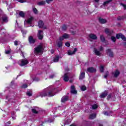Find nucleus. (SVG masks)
I'll list each match as a JSON object with an SVG mask.
<instances>
[{
	"label": "nucleus",
	"mask_w": 126,
	"mask_h": 126,
	"mask_svg": "<svg viewBox=\"0 0 126 126\" xmlns=\"http://www.w3.org/2000/svg\"><path fill=\"white\" fill-rule=\"evenodd\" d=\"M109 76V72H106L105 75H104V78H107Z\"/></svg>",
	"instance_id": "42"
},
{
	"label": "nucleus",
	"mask_w": 126,
	"mask_h": 126,
	"mask_svg": "<svg viewBox=\"0 0 126 126\" xmlns=\"http://www.w3.org/2000/svg\"><path fill=\"white\" fill-rule=\"evenodd\" d=\"M11 116H12V118L13 120H16V115H15L14 114V112L11 113Z\"/></svg>",
	"instance_id": "36"
},
{
	"label": "nucleus",
	"mask_w": 126,
	"mask_h": 126,
	"mask_svg": "<svg viewBox=\"0 0 126 126\" xmlns=\"http://www.w3.org/2000/svg\"><path fill=\"white\" fill-rule=\"evenodd\" d=\"M33 11L35 14H38V10L36 8H33Z\"/></svg>",
	"instance_id": "37"
},
{
	"label": "nucleus",
	"mask_w": 126,
	"mask_h": 126,
	"mask_svg": "<svg viewBox=\"0 0 126 126\" xmlns=\"http://www.w3.org/2000/svg\"><path fill=\"white\" fill-rule=\"evenodd\" d=\"M113 75L115 77H118V75H120V71L116 70L113 72Z\"/></svg>",
	"instance_id": "17"
},
{
	"label": "nucleus",
	"mask_w": 126,
	"mask_h": 126,
	"mask_svg": "<svg viewBox=\"0 0 126 126\" xmlns=\"http://www.w3.org/2000/svg\"><path fill=\"white\" fill-rule=\"evenodd\" d=\"M54 0H46V2L47 3L49 4L50 3L52 2V1H53Z\"/></svg>",
	"instance_id": "44"
},
{
	"label": "nucleus",
	"mask_w": 126,
	"mask_h": 126,
	"mask_svg": "<svg viewBox=\"0 0 126 126\" xmlns=\"http://www.w3.org/2000/svg\"><path fill=\"white\" fill-rule=\"evenodd\" d=\"M38 5H45V4H46V1H41L39 2H38L37 3Z\"/></svg>",
	"instance_id": "27"
},
{
	"label": "nucleus",
	"mask_w": 126,
	"mask_h": 126,
	"mask_svg": "<svg viewBox=\"0 0 126 126\" xmlns=\"http://www.w3.org/2000/svg\"><path fill=\"white\" fill-rule=\"evenodd\" d=\"M27 96H32V92L30 91H28L27 92Z\"/></svg>",
	"instance_id": "34"
},
{
	"label": "nucleus",
	"mask_w": 126,
	"mask_h": 126,
	"mask_svg": "<svg viewBox=\"0 0 126 126\" xmlns=\"http://www.w3.org/2000/svg\"><path fill=\"white\" fill-rule=\"evenodd\" d=\"M106 52V54H107V55H108L109 57H110V58H113V57H114V53L111 49H107Z\"/></svg>",
	"instance_id": "7"
},
{
	"label": "nucleus",
	"mask_w": 126,
	"mask_h": 126,
	"mask_svg": "<svg viewBox=\"0 0 126 126\" xmlns=\"http://www.w3.org/2000/svg\"><path fill=\"white\" fill-rule=\"evenodd\" d=\"M103 115H105V116H109V114L108 113V112L107 111H104L103 113Z\"/></svg>",
	"instance_id": "50"
},
{
	"label": "nucleus",
	"mask_w": 126,
	"mask_h": 126,
	"mask_svg": "<svg viewBox=\"0 0 126 126\" xmlns=\"http://www.w3.org/2000/svg\"><path fill=\"white\" fill-rule=\"evenodd\" d=\"M66 29H67V26H66V25H63L62 26V30H63V31H65V30H66Z\"/></svg>",
	"instance_id": "33"
},
{
	"label": "nucleus",
	"mask_w": 126,
	"mask_h": 126,
	"mask_svg": "<svg viewBox=\"0 0 126 126\" xmlns=\"http://www.w3.org/2000/svg\"><path fill=\"white\" fill-rule=\"evenodd\" d=\"M21 56H23V58H24V54L23 52H21Z\"/></svg>",
	"instance_id": "59"
},
{
	"label": "nucleus",
	"mask_w": 126,
	"mask_h": 126,
	"mask_svg": "<svg viewBox=\"0 0 126 126\" xmlns=\"http://www.w3.org/2000/svg\"><path fill=\"white\" fill-rule=\"evenodd\" d=\"M105 32L106 34H107V35H108V36H111V35H112L113 33V32L110 31V30H109L108 29H106L105 30Z\"/></svg>",
	"instance_id": "15"
},
{
	"label": "nucleus",
	"mask_w": 126,
	"mask_h": 126,
	"mask_svg": "<svg viewBox=\"0 0 126 126\" xmlns=\"http://www.w3.org/2000/svg\"><path fill=\"white\" fill-rule=\"evenodd\" d=\"M69 73H66L64 74V77H63V80H64L66 82L68 81L69 79Z\"/></svg>",
	"instance_id": "9"
},
{
	"label": "nucleus",
	"mask_w": 126,
	"mask_h": 126,
	"mask_svg": "<svg viewBox=\"0 0 126 126\" xmlns=\"http://www.w3.org/2000/svg\"><path fill=\"white\" fill-rule=\"evenodd\" d=\"M76 126L75 125H73V124H72V125H71V126Z\"/></svg>",
	"instance_id": "62"
},
{
	"label": "nucleus",
	"mask_w": 126,
	"mask_h": 126,
	"mask_svg": "<svg viewBox=\"0 0 126 126\" xmlns=\"http://www.w3.org/2000/svg\"><path fill=\"white\" fill-rule=\"evenodd\" d=\"M57 45L59 48L62 47V46H63V42L59 39L58 40H57Z\"/></svg>",
	"instance_id": "22"
},
{
	"label": "nucleus",
	"mask_w": 126,
	"mask_h": 126,
	"mask_svg": "<svg viewBox=\"0 0 126 126\" xmlns=\"http://www.w3.org/2000/svg\"><path fill=\"white\" fill-rule=\"evenodd\" d=\"M43 51L44 45H43V44H40L34 48V53L35 55L40 56V55H42V54H43Z\"/></svg>",
	"instance_id": "2"
},
{
	"label": "nucleus",
	"mask_w": 126,
	"mask_h": 126,
	"mask_svg": "<svg viewBox=\"0 0 126 126\" xmlns=\"http://www.w3.org/2000/svg\"><path fill=\"white\" fill-rule=\"evenodd\" d=\"M70 38V34L67 33H64L62 36L59 37L60 41H63V40H68Z\"/></svg>",
	"instance_id": "3"
},
{
	"label": "nucleus",
	"mask_w": 126,
	"mask_h": 126,
	"mask_svg": "<svg viewBox=\"0 0 126 126\" xmlns=\"http://www.w3.org/2000/svg\"><path fill=\"white\" fill-rule=\"evenodd\" d=\"M37 36L39 40H42L44 37V33L42 31H38Z\"/></svg>",
	"instance_id": "6"
},
{
	"label": "nucleus",
	"mask_w": 126,
	"mask_h": 126,
	"mask_svg": "<svg viewBox=\"0 0 126 126\" xmlns=\"http://www.w3.org/2000/svg\"><path fill=\"white\" fill-rule=\"evenodd\" d=\"M33 80L34 81H39L40 79L38 78L35 77L34 79H33Z\"/></svg>",
	"instance_id": "45"
},
{
	"label": "nucleus",
	"mask_w": 126,
	"mask_h": 126,
	"mask_svg": "<svg viewBox=\"0 0 126 126\" xmlns=\"http://www.w3.org/2000/svg\"><path fill=\"white\" fill-rule=\"evenodd\" d=\"M65 45V46H66V47L70 46V44L69 42H66Z\"/></svg>",
	"instance_id": "49"
},
{
	"label": "nucleus",
	"mask_w": 126,
	"mask_h": 126,
	"mask_svg": "<svg viewBox=\"0 0 126 126\" xmlns=\"http://www.w3.org/2000/svg\"><path fill=\"white\" fill-rule=\"evenodd\" d=\"M99 126H103V125L102 124H99Z\"/></svg>",
	"instance_id": "63"
},
{
	"label": "nucleus",
	"mask_w": 126,
	"mask_h": 126,
	"mask_svg": "<svg viewBox=\"0 0 126 126\" xmlns=\"http://www.w3.org/2000/svg\"><path fill=\"white\" fill-rule=\"evenodd\" d=\"M100 40L102 42H105V37H104V35H100Z\"/></svg>",
	"instance_id": "30"
},
{
	"label": "nucleus",
	"mask_w": 126,
	"mask_h": 126,
	"mask_svg": "<svg viewBox=\"0 0 126 126\" xmlns=\"http://www.w3.org/2000/svg\"><path fill=\"white\" fill-rule=\"evenodd\" d=\"M90 39H92V40H97V36L94 34H90L89 35Z\"/></svg>",
	"instance_id": "12"
},
{
	"label": "nucleus",
	"mask_w": 126,
	"mask_h": 126,
	"mask_svg": "<svg viewBox=\"0 0 126 126\" xmlns=\"http://www.w3.org/2000/svg\"><path fill=\"white\" fill-rule=\"evenodd\" d=\"M1 20L2 22H7L8 20L7 19V17L6 16H4L1 18Z\"/></svg>",
	"instance_id": "19"
},
{
	"label": "nucleus",
	"mask_w": 126,
	"mask_h": 126,
	"mask_svg": "<svg viewBox=\"0 0 126 126\" xmlns=\"http://www.w3.org/2000/svg\"><path fill=\"white\" fill-rule=\"evenodd\" d=\"M121 5L123 6L124 9H126V4L121 3Z\"/></svg>",
	"instance_id": "46"
},
{
	"label": "nucleus",
	"mask_w": 126,
	"mask_h": 126,
	"mask_svg": "<svg viewBox=\"0 0 126 126\" xmlns=\"http://www.w3.org/2000/svg\"><path fill=\"white\" fill-rule=\"evenodd\" d=\"M95 1H96V2H98V1H99L100 0H94Z\"/></svg>",
	"instance_id": "61"
},
{
	"label": "nucleus",
	"mask_w": 126,
	"mask_h": 126,
	"mask_svg": "<svg viewBox=\"0 0 126 126\" xmlns=\"http://www.w3.org/2000/svg\"><path fill=\"white\" fill-rule=\"evenodd\" d=\"M76 51H77V49H76V48H74L73 51L68 50V55L69 56H71V55H74V54H75V52H76Z\"/></svg>",
	"instance_id": "13"
},
{
	"label": "nucleus",
	"mask_w": 126,
	"mask_h": 126,
	"mask_svg": "<svg viewBox=\"0 0 126 126\" xmlns=\"http://www.w3.org/2000/svg\"><path fill=\"white\" fill-rule=\"evenodd\" d=\"M99 70L100 72H104V66L103 65H100L99 67Z\"/></svg>",
	"instance_id": "32"
},
{
	"label": "nucleus",
	"mask_w": 126,
	"mask_h": 126,
	"mask_svg": "<svg viewBox=\"0 0 126 126\" xmlns=\"http://www.w3.org/2000/svg\"><path fill=\"white\" fill-rule=\"evenodd\" d=\"M21 32H22L23 36H24V35H26V33H27V31H26L22 30Z\"/></svg>",
	"instance_id": "43"
},
{
	"label": "nucleus",
	"mask_w": 126,
	"mask_h": 126,
	"mask_svg": "<svg viewBox=\"0 0 126 126\" xmlns=\"http://www.w3.org/2000/svg\"><path fill=\"white\" fill-rule=\"evenodd\" d=\"M111 40L114 42H116V40H117V38L115 36H111Z\"/></svg>",
	"instance_id": "41"
},
{
	"label": "nucleus",
	"mask_w": 126,
	"mask_h": 126,
	"mask_svg": "<svg viewBox=\"0 0 126 126\" xmlns=\"http://www.w3.org/2000/svg\"><path fill=\"white\" fill-rule=\"evenodd\" d=\"M29 62L27 59H23L22 60H20L18 62L19 64L21 65V66H23V65H25L27 64Z\"/></svg>",
	"instance_id": "5"
},
{
	"label": "nucleus",
	"mask_w": 126,
	"mask_h": 126,
	"mask_svg": "<svg viewBox=\"0 0 126 126\" xmlns=\"http://www.w3.org/2000/svg\"><path fill=\"white\" fill-rule=\"evenodd\" d=\"M112 1V0H108L103 3V6H107L110 2Z\"/></svg>",
	"instance_id": "26"
},
{
	"label": "nucleus",
	"mask_w": 126,
	"mask_h": 126,
	"mask_svg": "<svg viewBox=\"0 0 126 126\" xmlns=\"http://www.w3.org/2000/svg\"><path fill=\"white\" fill-rule=\"evenodd\" d=\"M97 108H98V105L96 104L92 105V109H93V110H95V109H97Z\"/></svg>",
	"instance_id": "38"
},
{
	"label": "nucleus",
	"mask_w": 126,
	"mask_h": 126,
	"mask_svg": "<svg viewBox=\"0 0 126 126\" xmlns=\"http://www.w3.org/2000/svg\"><path fill=\"white\" fill-rule=\"evenodd\" d=\"M0 12H1V9H0Z\"/></svg>",
	"instance_id": "64"
},
{
	"label": "nucleus",
	"mask_w": 126,
	"mask_h": 126,
	"mask_svg": "<svg viewBox=\"0 0 126 126\" xmlns=\"http://www.w3.org/2000/svg\"><path fill=\"white\" fill-rule=\"evenodd\" d=\"M108 92L107 91L104 92L100 95V98H105L107 96Z\"/></svg>",
	"instance_id": "24"
},
{
	"label": "nucleus",
	"mask_w": 126,
	"mask_h": 126,
	"mask_svg": "<svg viewBox=\"0 0 126 126\" xmlns=\"http://www.w3.org/2000/svg\"><path fill=\"white\" fill-rule=\"evenodd\" d=\"M71 34L72 35H75V34H76V32L75 31H72L71 32Z\"/></svg>",
	"instance_id": "51"
},
{
	"label": "nucleus",
	"mask_w": 126,
	"mask_h": 126,
	"mask_svg": "<svg viewBox=\"0 0 126 126\" xmlns=\"http://www.w3.org/2000/svg\"><path fill=\"white\" fill-rule=\"evenodd\" d=\"M6 99L9 101V102H11V103H13L14 100L12 98H9L8 97H6Z\"/></svg>",
	"instance_id": "40"
},
{
	"label": "nucleus",
	"mask_w": 126,
	"mask_h": 126,
	"mask_svg": "<svg viewBox=\"0 0 126 126\" xmlns=\"http://www.w3.org/2000/svg\"><path fill=\"white\" fill-rule=\"evenodd\" d=\"M57 91V89H55L53 87H49L44 90L42 92L40 93L39 96L41 97H46V96L52 97V96L55 95Z\"/></svg>",
	"instance_id": "1"
},
{
	"label": "nucleus",
	"mask_w": 126,
	"mask_h": 126,
	"mask_svg": "<svg viewBox=\"0 0 126 126\" xmlns=\"http://www.w3.org/2000/svg\"><path fill=\"white\" fill-rule=\"evenodd\" d=\"M18 1L22 3L23 2H26V0H19Z\"/></svg>",
	"instance_id": "47"
},
{
	"label": "nucleus",
	"mask_w": 126,
	"mask_h": 126,
	"mask_svg": "<svg viewBox=\"0 0 126 126\" xmlns=\"http://www.w3.org/2000/svg\"><path fill=\"white\" fill-rule=\"evenodd\" d=\"M98 20L100 23H101V24H104L107 22V20L106 19H103L102 18H99Z\"/></svg>",
	"instance_id": "16"
},
{
	"label": "nucleus",
	"mask_w": 126,
	"mask_h": 126,
	"mask_svg": "<svg viewBox=\"0 0 126 126\" xmlns=\"http://www.w3.org/2000/svg\"><path fill=\"white\" fill-rule=\"evenodd\" d=\"M81 90H82V91H85V90H86V87L85 86H82L81 87Z\"/></svg>",
	"instance_id": "39"
},
{
	"label": "nucleus",
	"mask_w": 126,
	"mask_h": 126,
	"mask_svg": "<svg viewBox=\"0 0 126 126\" xmlns=\"http://www.w3.org/2000/svg\"><path fill=\"white\" fill-rule=\"evenodd\" d=\"M111 97H112V94H111L108 95V97H107L108 100H109V99L111 98Z\"/></svg>",
	"instance_id": "53"
},
{
	"label": "nucleus",
	"mask_w": 126,
	"mask_h": 126,
	"mask_svg": "<svg viewBox=\"0 0 126 126\" xmlns=\"http://www.w3.org/2000/svg\"><path fill=\"white\" fill-rule=\"evenodd\" d=\"M85 77V73L84 72H81L79 77L80 79H83Z\"/></svg>",
	"instance_id": "23"
},
{
	"label": "nucleus",
	"mask_w": 126,
	"mask_h": 126,
	"mask_svg": "<svg viewBox=\"0 0 126 126\" xmlns=\"http://www.w3.org/2000/svg\"><path fill=\"white\" fill-rule=\"evenodd\" d=\"M94 52L96 56H98L99 57L101 56V53L98 50L94 49Z\"/></svg>",
	"instance_id": "25"
},
{
	"label": "nucleus",
	"mask_w": 126,
	"mask_h": 126,
	"mask_svg": "<svg viewBox=\"0 0 126 126\" xmlns=\"http://www.w3.org/2000/svg\"><path fill=\"white\" fill-rule=\"evenodd\" d=\"M71 93L72 94H76V93H77V92L75 90V89L74 86H71Z\"/></svg>",
	"instance_id": "14"
},
{
	"label": "nucleus",
	"mask_w": 126,
	"mask_h": 126,
	"mask_svg": "<svg viewBox=\"0 0 126 126\" xmlns=\"http://www.w3.org/2000/svg\"><path fill=\"white\" fill-rule=\"evenodd\" d=\"M68 99V96H63L62 98V99H61V102H66V101Z\"/></svg>",
	"instance_id": "20"
},
{
	"label": "nucleus",
	"mask_w": 126,
	"mask_h": 126,
	"mask_svg": "<svg viewBox=\"0 0 126 126\" xmlns=\"http://www.w3.org/2000/svg\"><path fill=\"white\" fill-rule=\"evenodd\" d=\"M87 71H88V72H96V69L93 67H89L87 68Z\"/></svg>",
	"instance_id": "11"
},
{
	"label": "nucleus",
	"mask_w": 126,
	"mask_h": 126,
	"mask_svg": "<svg viewBox=\"0 0 126 126\" xmlns=\"http://www.w3.org/2000/svg\"><path fill=\"white\" fill-rule=\"evenodd\" d=\"M10 53V50H6L5 51V54H6L7 55H8V54Z\"/></svg>",
	"instance_id": "52"
},
{
	"label": "nucleus",
	"mask_w": 126,
	"mask_h": 126,
	"mask_svg": "<svg viewBox=\"0 0 126 126\" xmlns=\"http://www.w3.org/2000/svg\"><path fill=\"white\" fill-rule=\"evenodd\" d=\"M20 126H26V123H24L21 124Z\"/></svg>",
	"instance_id": "54"
},
{
	"label": "nucleus",
	"mask_w": 126,
	"mask_h": 126,
	"mask_svg": "<svg viewBox=\"0 0 126 126\" xmlns=\"http://www.w3.org/2000/svg\"><path fill=\"white\" fill-rule=\"evenodd\" d=\"M116 38H117V39H119L121 38V39H122V40H123V41L126 40V37H125L124 35H123V34H122V33L117 34Z\"/></svg>",
	"instance_id": "8"
},
{
	"label": "nucleus",
	"mask_w": 126,
	"mask_h": 126,
	"mask_svg": "<svg viewBox=\"0 0 126 126\" xmlns=\"http://www.w3.org/2000/svg\"><path fill=\"white\" fill-rule=\"evenodd\" d=\"M29 41L31 44H34V43H35V39H33V37L32 36H30L29 38Z\"/></svg>",
	"instance_id": "18"
},
{
	"label": "nucleus",
	"mask_w": 126,
	"mask_h": 126,
	"mask_svg": "<svg viewBox=\"0 0 126 126\" xmlns=\"http://www.w3.org/2000/svg\"><path fill=\"white\" fill-rule=\"evenodd\" d=\"M49 123H53V122H54V119L52 120H48Z\"/></svg>",
	"instance_id": "57"
},
{
	"label": "nucleus",
	"mask_w": 126,
	"mask_h": 126,
	"mask_svg": "<svg viewBox=\"0 0 126 126\" xmlns=\"http://www.w3.org/2000/svg\"><path fill=\"white\" fill-rule=\"evenodd\" d=\"M32 21H33V17H31L28 19V20L25 21V24H31L32 23Z\"/></svg>",
	"instance_id": "10"
},
{
	"label": "nucleus",
	"mask_w": 126,
	"mask_h": 126,
	"mask_svg": "<svg viewBox=\"0 0 126 126\" xmlns=\"http://www.w3.org/2000/svg\"><path fill=\"white\" fill-rule=\"evenodd\" d=\"M71 121H72L71 116H69L68 117H67V118H66L65 120V123H62L61 124V126H65V125H69V124H70V123L71 122Z\"/></svg>",
	"instance_id": "4"
},
{
	"label": "nucleus",
	"mask_w": 126,
	"mask_h": 126,
	"mask_svg": "<svg viewBox=\"0 0 126 126\" xmlns=\"http://www.w3.org/2000/svg\"><path fill=\"white\" fill-rule=\"evenodd\" d=\"M32 113H33V114H38V111L37 109H32Z\"/></svg>",
	"instance_id": "35"
},
{
	"label": "nucleus",
	"mask_w": 126,
	"mask_h": 126,
	"mask_svg": "<svg viewBox=\"0 0 126 126\" xmlns=\"http://www.w3.org/2000/svg\"><path fill=\"white\" fill-rule=\"evenodd\" d=\"M19 15L21 17H24L25 16V13L23 11H20L19 12Z\"/></svg>",
	"instance_id": "29"
},
{
	"label": "nucleus",
	"mask_w": 126,
	"mask_h": 126,
	"mask_svg": "<svg viewBox=\"0 0 126 126\" xmlns=\"http://www.w3.org/2000/svg\"><path fill=\"white\" fill-rule=\"evenodd\" d=\"M44 26V23L42 21H39L38 22V27L39 28H43V27Z\"/></svg>",
	"instance_id": "21"
},
{
	"label": "nucleus",
	"mask_w": 126,
	"mask_h": 126,
	"mask_svg": "<svg viewBox=\"0 0 126 126\" xmlns=\"http://www.w3.org/2000/svg\"><path fill=\"white\" fill-rule=\"evenodd\" d=\"M96 118V114H93L90 115L89 119L91 120H93V119H95Z\"/></svg>",
	"instance_id": "28"
},
{
	"label": "nucleus",
	"mask_w": 126,
	"mask_h": 126,
	"mask_svg": "<svg viewBox=\"0 0 126 126\" xmlns=\"http://www.w3.org/2000/svg\"><path fill=\"white\" fill-rule=\"evenodd\" d=\"M18 44V42L17 41H14V45L15 46H17Z\"/></svg>",
	"instance_id": "55"
},
{
	"label": "nucleus",
	"mask_w": 126,
	"mask_h": 126,
	"mask_svg": "<svg viewBox=\"0 0 126 126\" xmlns=\"http://www.w3.org/2000/svg\"><path fill=\"white\" fill-rule=\"evenodd\" d=\"M60 59V57L59 56H56L54 60V63H57V62H59V60Z\"/></svg>",
	"instance_id": "31"
},
{
	"label": "nucleus",
	"mask_w": 126,
	"mask_h": 126,
	"mask_svg": "<svg viewBox=\"0 0 126 126\" xmlns=\"http://www.w3.org/2000/svg\"><path fill=\"white\" fill-rule=\"evenodd\" d=\"M54 52V50H51V54H53Z\"/></svg>",
	"instance_id": "60"
},
{
	"label": "nucleus",
	"mask_w": 126,
	"mask_h": 126,
	"mask_svg": "<svg viewBox=\"0 0 126 126\" xmlns=\"http://www.w3.org/2000/svg\"><path fill=\"white\" fill-rule=\"evenodd\" d=\"M103 50H104V48H103V47L101 46L99 48V50L103 51Z\"/></svg>",
	"instance_id": "58"
},
{
	"label": "nucleus",
	"mask_w": 126,
	"mask_h": 126,
	"mask_svg": "<svg viewBox=\"0 0 126 126\" xmlns=\"http://www.w3.org/2000/svg\"><path fill=\"white\" fill-rule=\"evenodd\" d=\"M49 77L50 78H54V77H55V75H51Z\"/></svg>",
	"instance_id": "56"
},
{
	"label": "nucleus",
	"mask_w": 126,
	"mask_h": 126,
	"mask_svg": "<svg viewBox=\"0 0 126 126\" xmlns=\"http://www.w3.org/2000/svg\"><path fill=\"white\" fill-rule=\"evenodd\" d=\"M22 88H27V85L24 84L22 86Z\"/></svg>",
	"instance_id": "48"
}]
</instances>
